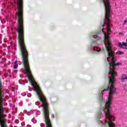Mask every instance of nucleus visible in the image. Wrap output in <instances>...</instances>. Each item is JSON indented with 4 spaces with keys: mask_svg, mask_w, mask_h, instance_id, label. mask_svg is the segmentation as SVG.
<instances>
[{
    "mask_svg": "<svg viewBox=\"0 0 127 127\" xmlns=\"http://www.w3.org/2000/svg\"><path fill=\"white\" fill-rule=\"evenodd\" d=\"M28 90L29 91H32V88H29Z\"/></svg>",
    "mask_w": 127,
    "mask_h": 127,
    "instance_id": "dca6fc26",
    "label": "nucleus"
},
{
    "mask_svg": "<svg viewBox=\"0 0 127 127\" xmlns=\"http://www.w3.org/2000/svg\"><path fill=\"white\" fill-rule=\"evenodd\" d=\"M126 23H125V22H124V23L123 24V25L124 26V25H126Z\"/></svg>",
    "mask_w": 127,
    "mask_h": 127,
    "instance_id": "a211bd4d",
    "label": "nucleus"
},
{
    "mask_svg": "<svg viewBox=\"0 0 127 127\" xmlns=\"http://www.w3.org/2000/svg\"><path fill=\"white\" fill-rule=\"evenodd\" d=\"M32 122L33 123V124H36V123H37V121L36 120H35V118H33L32 119Z\"/></svg>",
    "mask_w": 127,
    "mask_h": 127,
    "instance_id": "1a4fd4ad",
    "label": "nucleus"
},
{
    "mask_svg": "<svg viewBox=\"0 0 127 127\" xmlns=\"http://www.w3.org/2000/svg\"><path fill=\"white\" fill-rule=\"evenodd\" d=\"M101 25L103 28L100 31L90 33L89 37L90 39H93V41L88 47V50L92 54L96 55L102 51V49L99 47L97 40H101L102 37L99 35L102 34V41L107 51L106 63L109 67V71L107 73L109 83L107 88L103 90L101 89L98 92L100 110L97 114H111L112 107L111 106L113 103V96L117 94L116 87H115V80L117 76L116 66H121L122 63H116L117 57L115 55V52L113 50V46L110 40L111 39L110 32L112 30L111 14H105V19Z\"/></svg>",
    "mask_w": 127,
    "mask_h": 127,
    "instance_id": "f257e3e1",
    "label": "nucleus"
},
{
    "mask_svg": "<svg viewBox=\"0 0 127 127\" xmlns=\"http://www.w3.org/2000/svg\"><path fill=\"white\" fill-rule=\"evenodd\" d=\"M117 54L118 55H123V54H124V52L121 51H119L117 52Z\"/></svg>",
    "mask_w": 127,
    "mask_h": 127,
    "instance_id": "6e6552de",
    "label": "nucleus"
},
{
    "mask_svg": "<svg viewBox=\"0 0 127 127\" xmlns=\"http://www.w3.org/2000/svg\"><path fill=\"white\" fill-rule=\"evenodd\" d=\"M118 46L120 48H124V49H127V43L123 42L122 43H119L118 44Z\"/></svg>",
    "mask_w": 127,
    "mask_h": 127,
    "instance_id": "7ed1b4c3",
    "label": "nucleus"
},
{
    "mask_svg": "<svg viewBox=\"0 0 127 127\" xmlns=\"http://www.w3.org/2000/svg\"><path fill=\"white\" fill-rule=\"evenodd\" d=\"M127 76L126 74H123L121 75V82H122L123 83H125L126 82H127Z\"/></svg>",
    "mask_w": 127,
    "mask_h": 127,
    "instance_id": "20e7f679",
    "label": "nucleus"
},
{
    "mask_svg": "<svg viewBox=\"0 0 127 127\" xmlns=\"http://www.w3.org/2000/svg\"><path fill=\"white\" fill-rule=\"evenodd\" d=\"M18 67V64H17V61H15L14 63V69H17Z\"/></svg>",
    "mask_w": 127,
    "mask_h": 127,
    "instance_id": "423d86ee",
    "label": "nucleus"
},
{
    "mask_svg": "<svg viewBox=\"0 0 127 127\" xmlns=\"http://www.w3.org/2000/svg\"><path fill=\"white\" fill-rule=\"evenodd\" d=\"M21 95L23 96V97H25V96H26V93L23 92L21 93Z\"/></svg>",
    "mask_w": 127,
    "mask_h": 127,
    "instance_id": "f8f14e48",
    "label": "nucleus"
},
{
    "mask_svg": "<svg viewBox=\"0 0 127 127\" xmlns=\"http://www.w3.org/2000/svg\"><path fill=\"white\" fill-rule=\"evenodd\" d=\"M113 0V1H115V0Z\"/></svg>",
    "mask_w": 127,
    "mask_h": 127,
    "instance_id": "aec40b11",
    "label": "nucleus"
},
{
    "mask_svg": "<svg viewBox=\"0 0 127 127\" xmlns=\"http://www.w3.org/2000/svg\"><path fill=\"white\" fill-rule=\"evenodd\" d=\"M59 117V116H58V115H57V114H56L55 115V118H56V119H58Z\"/></svg>",
    "mask_w": 127,
    "mask_h": 127,
    "instance_id": "ddd939ff",
    "label": "nucleus"
},
{
    "mask_svg": "<svg viewBox=\"0 0 127 127\" xmlns=\"http://www.w3.org/2000/svg\"><path fill=\"white\" fill-rule=\"evenodd\" d=\"M11 71V70L10 69H8V72L9 73Z\"/></svg>",
    "mask_w": 127,
    "mask_h": 127,
    "instance_id": "f3484780",
    "label": "nucleus"
},
{
    "mask_svg": "<svg viewBox=\"0 0 127 127\" xmlns=\"http://www.w3.org/2000/svg\"><path fill=\"white\" fill-rule=\"evenodd\" d=\"M35 113L38 116H39V115H40V111H36Z\"/></svg>",
    "mask_w": 127,
    "mask_h": 127,
    "instance_id": "9b49d317",
    "label": "nucleus"
},
{
    "mask_svg": "<svg viewBox=\"0 0 127 127\" xmlns=\"http://www.w3.org/2000/svg\"><path fill=\"white\" fill-rule=\"evenodd\" d=\"M19 83L22 85H25V82L22 80H19Z\"/></svg>",
    "mask_w": 127,
    "mask_h": 127,
    "instance_id": "0eeeda50",
    "label": "nucleus"
},
{
    "mask_svg": "<svg viewBox=\"0 0 127 127\" xmlns=\"http://www.w3.org/2000/svg\"><path fill=\"white\" fill-rule=\"evenodd\" d=\"M36 112V111L35 110H31V111H27V110L24 111V114H26V115H27V116H30L31 114H34V113H35Z\"/></svg>",
    "mask_w": 127,
    "mask_h": 127,
    "instance_id": "39448f33",
    "label": "nucleus"
},
{
    "mask_svg": "<svg viewBox=\"0 0 127 127\" xmlns=\"http://www.w3.org/2000/svg\"><path fill=\"white\" fill-rule=\"evenodd\" d=\"M27 97H28V98H30L31 97V93L28 94Z\"/></svg>",
    "mask_w": 127,
    "mask_h": 127,
    "instance_id": "4468645a",
    "label": "nucleus"
},
{
    "mask_svg": "<svg viewBox=\"0 0 127 127\" xmlns=\"http://www.w3.org/2000/svg\"><path fill=\"white\" fill-rule=\"evenodd\" d=\"M126 42L127 43V39H126Z\"/></svg>",
    "mask_w": 127,
    "mask_h": 127,
    "instance_id": "6ab92c4d",
    "label": "nucleus"
},
{
    "mask_svg": "<svg viewBox=\"0 0 127 127\" xmlns=\"http://www.w3.org/2000/svg\"><path fill=\"white\" fill-rule=\"evenodd\" d=\"M123 88L124 89H126L127 88V84L126 83H124L123 85Z\"/></svg>",
    "mask_w": 127,
    "mask_h": 127,
    "instance_id": "9d476101",
    "label": "nucleus"
},
{
    "mask_svg": "<svg viewBox=\"0 0 127 127\" xmlns=\"http://www.w3.org/2000/svg\"><path fill=\"white\" fill-rule=\"evenodd\" d=\"M125 23H126L127 24V19H126L124 21Z\"/></svg>",
    "mask_w": 127,
    "mask_h": 127,
    "instance_id": "2eb2a0df",
    "label": "nucleus"
},
{
    "mask_svg": "<svg viewBox=\"0 0 127 127\" xmlns=\"http://www.w3.org/2000/svg\"><path fill=\"white\" fill-rule=\"evenodd\" d=\"M33 89L40 100V101H37L35 103V105L39 106V108H40V107H42L43 108L45 122L46 125V127H52L50 119L49 118V111L47 100L40 88H33ZM3 98L0 99V125L1 127H7V124H6L7 120L5 119L6 115L4 114L3 108L2 107V106H3ZM40 127H45V125L44 124L41 123Z\"/></svg>",
    "mask_w": 127,
    "mask_h": 127,
    "instance_id": "f03ea898",
    "label": "nucleus"
}]
</instances>
